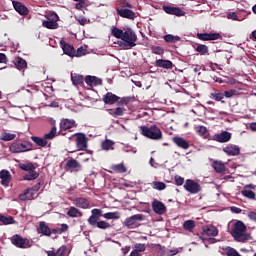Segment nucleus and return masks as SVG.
Wrapping results in <instances>:
<instances>
[{"label": "nucleus", "instance_id": "obj_1", "mask_svg": "<svg viewBox=\"0 0 256 256\" xmlns=\"http://www.w3.org/2000/svg\"><path fill=\"white\" fill-rule=\"evenodd\" d=\"M230 235L237 243H247L251 239V234L247 233V225L241 220L232 224Z\"/></svg>", "mask_w": 256, "mask_h": 256}, {"label": "nucleus", "instance_id": "obj_2", "mask_svg": "<svg viewBox=\"0 0 256 256\" xmlns=\"http://www.w3.org/2000/svg\"><path fill=\"white\" fill-rule=\"evenodd\" d=\"M103 217V210L94 208L91 210V216L88 218V224L91 227H97L98 229H111L109 222L100 220Z\"/></svg>", "mask_w": 256, "mask_h": 256}, {"label": "nucleus", "instance_id": "obj_3", "mask_svg": "<svg viewBox=\"0 0 256 256\" xmlns=\"http://www.w3.org/2000/svg\"><path fill=\"white\" fill-rule=\"evenodd\" d=\"M133 5L131 3L122 1L119 7H116V13L122 19H129L130 21H135L137 19V14L133 10Z\"/></svg>", "mask_w": 256, "mask_h": 256}, {"label": "nucleus", "instance_id": "obj_4", "mask_svg": "<svg viewBox=\"0 0 256 256\" xmlns=\"http://www.w3.org/2000/svg\"><path fill=\"white\" fill-rule=\"evenodd\" d=\"M141 135L147 137V139H152L153 141H161L163 139V132L157 127V125L140 126Z\"/></svg>", "mask_w": 256, "mask_h": 256}, {"label": "nucleus", "instance_id": "obj_5", "mask_svg": "<svg viewBox=\"0 0 256 256\" xmlns=\"http://www.w3.org/2000/svg\"><path fill=\"white\" fill-rule=\"evenodd\" d=\"M10 242L17 249H31V247H33V242L31 240H29V238L23 237L19 234H14L10 238Z\"/></svg>", "mask_w": 256, "mask_h": 256}, {"label": "nucleus", "instance_id": "obj_6", "mask_svg": "<svg viewBox=\"0 0 256 256\" xmlns=\"http://www.w3.org/2000/svg\"><path fill=\"white\" fill-rule=\"evenodd\" d=\"M9 150L11 153H27V151H33V143L29 141H16L10 145Z\"/></svg>", "mask_w": 256, "mask_h": 256}, {"label": "nucleus", "instance_id": "obj_7", "mask_svg": "<svg viewBox=\"0 0 256 256\" xmlns=\"http://www.w3.org/2000/svg\"><path fill=\"white\" fill-rule=\"evenodd\" d=\"M126 49H133L137 46V34L131 28H126L122 36Z\"/></svg>", "mask_w": 256, "mask_h": 256}, {"label": "nucleus", "instance_id": "obj_8", "mask_svg": "<svg viewBox=\"0 0 256 256\" xmlns=\"http://www.w3.org/2000/svg\"><path fill=\"white\" fill-rule=\"evenodd\" d=\"M145 220V216L143 214H135L125 219L124 226L127 229H137L139 223Z\"/></svg>", "mask_w": 256, "mask_h": 256}, {"label": "nucleus", "instance_id": "obj_9", "mask_svg": "<svg viewBox=\"0 0 256 256\" xmlns=\"http://www.w3.org/2000/svg\"><path fill=\"white\" fill-rule=\"evenodd\" d=\"M184 189L191 195H197V193H201V184L195 182V180L187 179L184 184Z\"/></svg>", "mask_w": 256, "mask_h": 256}, {"label": "nucleus", "instance_id": "obj_10", "mask_svg": "<svg viewBox=\"0 0 256 256\" xmlns=\"http://www.w3.org/2000/svg\"><path fill=\"white\" fill-rule=\"evenodd\" d=\"M205 235H207V237H217V235H219V230L213 225L203 226L202 234L199 236V239H201V241H207Z\"/></svg>", "mask_w": 256, "mask_h": 256}, {"label": "nucleus", "instance_id": "obj_11", "mask_svg": "<svg viewBox=\"0 0 256 256\" xmlns=\"http://www.w3.org/2000/svg\"><path fill=\"white\" fill-rule=\"evenodd\" d=\"M76 147L78 151H85L87 149V136L84 133H76Z\"/></svg>", "mask_w": 256, "mask_h": 256}, {"label": "nucleus", "instance_id": "obj_12", "mask_svg": "<svg viewBox=\"0 0 256 256\" xmlns=\"http://www.w3.org/2000/svg\"><path fill=\"white\" fill-rule=\"evenodd\" d=\"M65 170L70 173L81 171V164L75 158H70L66 162Z\"/></svg>", "mask_w": 256, "mask_h": 256}, {"label": "nucleus", "instance_id": "obj_13", "mask_svg": "<svg viewBox=\"0 0 256 256\" xmlns=\"http://www.w3.org/2000/svg\"><path fill=\"white\" fill-rule=\"evenodd\" d=\"M152 209L157 215H165L167 213V206L157 199L152 202Z\"/></svg>", "mask_w": 256, "mask_h": 256}, {"label": "nucleus", "instance_id": "obj_14", "mask_svg": "<svg viewBox=\"0 0 256 256\" xmlns=\"http://www.w3.org/2000/svg\"><path fill=\"white\" fill-rule=\"evenodd\" d=\"M197 39L200 41H217V39H221V35L219 33H197Z\"/></svg>", "mask_w": 256, "mask_h": 256}, {"label": "nucleus", "instance_id": "obj_15", "mask_svg": "<svg viewBox=\"0 0 256 256\" xmlns=\"http://www.w3.org/2000/svg\"><path fill=\"white\" fill-rule=\"evenodd\" d=\"M213 140L218 143H229L231 141V132L222 131L220 134H214Z\"/></svg>", "mask_w": 256, "mask_h": 256}, {"label": "nucleus", "instance_id": "obj_16", "mask_svg": "<svg viewBox=\"0 0 256 256\" xmlns=\"http://www.w3.org/2000/svg\"><path fill=\"white\" fill-rule=\"evenodd\" d=\"M119 99H121V97L113 94L112 92H107L105 95H103L102 101L105 103V105H115Z\"/></svg>", "mask_w": 256, "mask_h": 256}, {"label": "nucleus", "instance_id": "obj_17", "mask_svg": "<svg viewBox=\"0 0 256 256\" xmlns=\"http://www.w3.org/2000/svg\"><path fill=\"white\" fill-rule=\"evenodd\" d=\"M163 9L168 15H176V17H183L185 15V11L179 7L164 6Z\"/></svg>", "mask_w": 256, "mask_h": 256}, {"label": "nucleus", "instance_id": "obj_18", "mask_svg": "<svg viewBox=\"0 0 256 256\" xmlns=\"http://www.w3.org/2000/svg\"><path fill=\"white\" fill-rule=\"evenodd\" d=\"M172 141L175 145H177V147H179L180 149H184L187 150L189 149L190 145H189V141L185 140V138L181 137V136H175L172 138Z\"/></svg>", "mask_w": 256, "mask_h": 256}, {"label": "nucleus", "instance_id": "obj_19", "mask_svg": "<svg viewBox=\"0 0 256 256\" xmlns=\"http://www.w3.org/2000/svg\"><path fill=\"white\" fill-rule=\"evenodd\" d=\"M37 233H39V235H44L45 237H51V228H49L45 221H41L39 222Z\"/></svg>", "mask_w": 256, "mask_h": 256}, {"label": "nucleus", "instance_id": "obj_20", "mask_svg": "<svg viewBox=\"0 0 256 256\" xmlns=\"http://www.w3.org/2000/svg\"><path fill=\"white\" fill-rule=\"evenodd\" d=\"M224 153L226 155H230L231 157H235L241 153V149L237 145L229 144L228 146L223 148Z\"/></svg>", "mask_w": 256, "mask_h": 256}, {"label": "nucleus", "instance_id": "obj_21", "mask_svg": "<svg viewBox=\"0 0 256 256\" xmlns=\"http://www.w3.org/2000/svg\"><path fill=\"white\" fill-rule=\"evenodd\" d=\"M73 127H77V122L73 119H62L60 122L61 131H67L73 129Z\"/></svg>", "mask_w": 256, "mask_h": 256}, {"label": "nucleus", "instance_id": "obj_22", "mask_svg": "<svg viewBox=\"0 0 256 256\" xmlns=\"http://www.w3.org/2000/svg\"><path fill=\"white\" fill-rule=\"evenodd\" d=\"M62 50L65 55H68V57H74L75 54V47L64 40L60 42Z\"/></svg>", "mask_w": 256, "mask_h": 256}, {"label": "nucleus", "instance_id": "obj_23", "mask_svg": "<svg viewBox=\"0 0 256 256\" xmlns=\"http://www.w3.org/2000/svg\"><path fill=\"white\" fill-rule=\"evenodd\" d=\"M0 179L1 185L4 187H9V183H11V173L8 170H1Z\"/></svg>", "mask_w": 256, "mask_h": 256}, {"label": "nucleus", "instance_id": "obj_24", "mask_svg": "<svg viewBox=\"0 0 256 256\" xmlns=\"http://www.w3.org/2000/svg\"><path fill=\"white\" fill-rule=\"evenodd\" d=\"M107 111L109 115H111V117H114L115 119H117V117H123L127 109H125V107L118 106L114 109H108Z\"/></svg>", "mask_w": 256, "mask_h": 256}, {"label": "nucleus", "instance_id": "obj_25", "mask_svg": "<svg viewBox=\"0 0 256 256\" xmlns=\"http://www.w3.org/2000/svg\"><path fill=\"white\" fill-rule=\"evenodd\" d=\"M71 81L75 87H83L85 85V77L81 74H71Z\"/></svg>", "mask_w": 256, "mask_h": 256}, {"label": "nucleus", "instance_id": "obj_26", "mask_svg": "<svg viewBox=\"0 0 256 256\" xmlns=\"http://www.w3.org/2000/svg\"><path fill=\"white\" fill-rule=\"evenodd\" d=\"M74 205H76L79 209H89L90 203L87 198L77 197L74 199Z\"/></svg>", "mask_w": 256, "mask_h": 256}, {"label": "nucleus", "instance_id": "obj_27", "mask_svg": "<svg viewBox=\"0 0 256 256\" xmlns=\"http://www.w3.org/2000/svg\"><path fill=\"white\" fill-rule=\"evenodd\" d=\"M154 66L162 69H173V62L171 60L158 59L155 61Z\"/></svg>", "mask_w": 256, "mask_h": 256}, {"label": "nucleus", "instance_id": "obj_28", "mask_svg": "<svg viewBox=\"0 0 256 256\" xmlns=\"http://www.w3.org/2000/svg\"><path fill=\"white\" fill-rule=\"evenodd\" d=\"M86 85L89 87H97V85H101V79L97 78L96 76L87 75L84 78Z\"/></svg>", "mask_w": 256, "mask_h": 256}, {"label": "nucleus", "instance_id": "obj_29", "mask_svg": "<svg viewBox=\"0 0 256 256\" xmlns=\"http://www.w3.org/2000/svg\"><path fill=\"white\" fill-rule=\"evenodd\" d=\"M13 7L19 15H28L29 9L21 2L13 1Z\"/></svg>", "mask_w": 256, "mask_h": 256}, {"label": "nucleus", "instance_id": "obj_30", "mask_svg": "<svg viewBox=\"0 0 256 256\" xmlns=\"http://www.w3.org/2000/svg\"><path fill=\"white\" fill-rule=\"evenodd\" d=\"M212 167H213L214 171H216L219 174L225 173V170H226L225 163H223L222 161L214 160L212 162Z\"/></svg>", "mask_w": 256, "mask_h": 256}, {"label": "nucleus", "instance_id": "obj_31", "mask_svg": "<svg viewBox=\"0 0 256 256\" xmlns=\"http://www.w3.org/2000/svg\"><path fill=\"white\" fill-rule=\"evenodd\" d=\"M33 197H35V193H33L31 188L26 189L24 193L19 195L20 201H31Z\"/></svg>", "mask_w": 256, "mask_h": 256}, {"label": "nucleus", "instance_id": "obj_32", "mask_svg": "<svg viewBox=\"0 0 256 256\" xmlns=\"http://www.w3.org/2000/svg\"><path fill=\"white\" fill-rule=\"evenodd\" d=\"M13 63L15 65V67L18 68L19 71H21L23 69H27V61L21 57H16L13 60Z\"/></svg>", "mask_w": 256, "mask_h": 256}, {"label": "nucleus", "instance_id": "obj_33", "mask_svg": "<svg viewBox=\"0 0 256 256\" xmlns=\"http://www.w3.org/2000/svg\"><path fill=\"white\" fill-rule=\"evenodd\" d=\"M15 223V218L13 216H5L0 214V225H13Z\"/></svg>", "mask_w": 256, "mask_h": 256}, {"label": "nucleus", "instance_id": "obj_34", "mask_svg": "<svg viewBox=\"0 0 256 256\" xmlns=\"http://www.w3.org/2000/svg\"><path fill=\"white\" fill-rule=\"evenodd\" d=\"M68 217H83V212H81V210H79L78 208H75L73 206H71L67 212Z\"/></svg>", "mask_w": 256, "mask_h": 256}, {"label": "nucleus", "instance_id": "obj_35", "mask_svg": "<svg viewBox=\"0 0 256 256\" xmlns=\"http://www.w3.org/2000/svg\"><path fill=\"white\" fill-rule=\"evenodd\" d=\"M66 231H69V225L61 224L60 228H54L51 230V235H61L63 233H66Z\"/></svg>", "mask_w": 256, "mask_h": 256}, {"label": "nucleus", "instance_id": "obj_36", "mask_svg": "<svg viewBox=\"0 0 256 256\" xmlns=\"http://www.w3.org/2000/svg\"><path fill=\"white\" fill-rule=\"evenodd\" d=\"M124 33H125V31H123V30L117 28L116 26H113V27L111 28V35H112L113 37H115L116 39H121V40H122Z\"/></svg>", "mask_w": 256, "mask_h": 256}, {"label": "nucleus", "instance_id": "obj_37", "mask_svg": "<svg viewBox=\"0 0 256 256\" xmlns=\"http://www.w3.org/2000/svg\"><path fill=\"white\" fill-rule=\"evenodd\" d=\"M112 171L114 173H127V167H125V164H114L111 166Z\"/></svg>", "mask_w": 256, "mask_h": 256}, {"label": "nucleus", "instance_id": "obj_38", "mask_svg": "<svg viewBox=\"0 0 256 256\" xmlns=\"http://www.w3.org/2000/svg\"><path fill=\"white\" fill-rule=\"evenodd\" d=\"M39 172L32 170L28 174H25L23 176L24 181H35V179H38Z\"/></svg>", "mask_w": 256, "mask_h": 256}, {"label": "nucleus", "instance_id": "obj_39", "mask_svg": "<svg viewBox=\"0 0 256 256\" xmlns=\"http://www.w3.org/2000/svg\"><path fill=\"white\" fill-rule=\"evenodd\" d=\"M210 99H214V101H223V99H225L224 92L216 90L210 94Z\"/></svg>", "mask_w": 256, "mask_h": 256}, {"label": "nucleus", "instance_id": "obj_40", "mask_svg": "<svg viewBox=\"0 0 256 256\" xmlns=\"http://www.w3.org/2000/svg\"><path fill=\"white\" fill-rule=\"evenodd\" d=\"M183 229L185 231H189V233H193V229H195V221H193V220H186L183 223Z\"/></svg>", "mask_w": 256, "mask_h": 256}, {"label": "nucleus", "instance_id": "obj_41", "mask_svg": "<svg viewBox=\"0 0 256 256\" xmlns=\"http://www.w3.org/2000/svg\"><path fill=\"white\" fill-rule=\"evenodd\" d=\"M31 139L38 145V147H47V140L45 138L32 136Z\"/></svg>", "mask_w": 256, "mask_h": 256}, {"label": "nucleus", "instance_id": "obj_42", "mask_svg": "<svg viewBox=\"0 0 256 256\" xmlns=\"http://www.w3.org/2000/svg\"><path fill=\"white\" fill-rule=\"evenodd\" d=\"M152 189H156V191H164V189H167V184L165 182H157L154 181L151 183Z\"/></svg>", "mask_w": 256, "mask_h": 256}, {"label": "nucleus", "instance_id": "obj_43", "mask_svg": "<svg viewBox=\"0 0 256 256\" xmlns=\"http://www.w3.org/2000/svg\"><path fill=\"white\" fill-rule=\"evenodd\" d=\"M17 137V134H11L9 132H3L0 136V141H13Z\"/></svg>", "mask_w": 256, "mask_h": 256}, {"label": "nucleus", "instance_id": "obj_44", "mask_svg": "<svg viewBox=\"0 0 256 256\" xmlns=\"http://www.w3.org/2000/svg\"><path fill=\"white\" fill-rule=\"evenodd\" d=\"M195 51H197V53L200 55H209V47L204 44H198Z\"/></svg>", "mask_w": 256, "mask_h": 256}, {"label": "nucleus", "instance_id": "obj_45", "mask_svg": "<svg viewBox=\"0 0 256 256\" xmlns=\"http://www.w3.org/2000/svg\"><path fill=\"white\" fill-rule=\"evenodd\" d=\"M113 145H115V142H113L112 140L107 139V140L102 142L101 147L104 151H110V150L114 149Z\"/></svg>", "mask_w": 256, "mask_h": 256}, {"label": "nucleus", "instance_id": "obj_46", "mask_svg": "<svg viewBox=\"0 0 256 256\" xmlns=\"http://www.w3.org/2000/svg\"><path fill=\"white\" fill-rule=\"evenodd\" d=\"M164 41L166 43H177V41H181V37L168 34L164 36Z\"/></svg>", "mask_w": 256, "mask_h": 256}, {"label": "nucleus", "instance_id": "obj_47", "mask_svg": "<svg viewBox=\"0 0 256 256\" xmlns=\"http://www.w3.org/2000/svg\"><path fill=\"white\" fill-rule=\"evenodd\" d=\"M55 137H57V127L53 126L51 131L44 135V139H46V141H47V140L55 139Z\"/></svg>", "mask_w": 256, "mask_h": 256}, {"label": "nucleus", "instance_id": "obj_48", "mask_svg": "<svg viewBox=\"0 0 256 256\" xmlns=\"http://www.w3.org/2000/svg\"><path fill=\"white\" fill-rule=\"evenodd\" d=\"M241 195H243V197H246L247 199H252L254 201L256 199L255 192L251 190L243 189L241 190Z\"/></svg>", "mask_w": 256, "mask_h": 256}, {"label": "nucleus", "instance_id": "obj_49", "mask_svg": "<svg viewBox=\"0 0 256 256\" xmlns=\"http://www.w3.org/2000/svg\"><path fill=\"white\" fill-rule=\"evenodd\" d=\"M43 27H46V29H57L59 27V24L57 22H53L51 20H45L42 23Z\"/></svg>", "mask_w": 256, "mask_h": 256}, {"label": "nucleus", "instance_id": "obj_50", "mask_svg": "<svg viewBox=\"0 0 256 256\" xmlns=\"http://www.w3.org/2000/svg\"><path fill=\"white\" fill-rule=\"evenodd\" d=\"M19 167L22 171H28V173H30L31 171H34L36 169V167L33 163L19 164Z\"/></svg>", "mask_w": 256, "mask_h": 256}, {"label": "nucleus", "instance_id": "obj_51", "mask_svg": "<svg viewBox=\"0 0 256 256\" xmlns=\"http://www.w3.org/2000/svg\"><path fill=\"white\" fill-rule=\"evenodd\" d=\"M223 93L226 99H231V97H237V95H239V91H237L236 89L226 90Z\"/></svg>", "mask_w": 256, "mask_h": 256}, {"label": "nucleus", "instance_id": "obj_52", "mask_svg": "<svg viewBox=\"0 0 256 256\" xmlns=\"http://www.w3.org/2000/svg\"><path fill=\"white\" fill-rule=\"evenodd\" d=\"M102 217H104V219H119L121 216L119 215V212H107L102 214Z\"/></svg>", "mask_w": 256, "mask_h": 256}, {"label": "nucleus", "instance_id": "obj_53", "mask_svg": "<svg viewBox=\"0 0 256 256\" xmlns=\"http://www.w3.org/2000/svg\"><path fill=\"white\" fill-rule=\"evenodd\" d=\"M132 101H133V98L131 97H122L116 103L121 107L123 105H129V103H131Z\"/></svg>", "mask_w": 256, "mask_h": 256}, {"label": "nucleus", "instance_id": "obj_54", "mask_svg": "<svg viewBox=\"0 0 256 256\" xmlns=\"http://www.w3.org/2000/svg\"><path fill=\"white\" fill-rule=\"evenodd\" d=\"M151 51L154 55H163L165 50L161 46H152Z\"/></svg>", "mask_w": 256, "mask_h": 256}, {"label": "nucleus", "instance_id": "obj_55", "mask_svg": "<svg viewBox=\"0 0 256 256\" xmlns=\"http://www.w3.org/2000/svg\"><path fill=\"white\" fill-rule=\"evenodd\" d=\"M87 55V49L83 48V46L79 47L76 51L74 50V57H83Z\"/></svg>", "mask_w": 256, "mask_h": 256}, {"label": "nucleus", "instance_id": "obj_56", "mask_svg": "<svg viewBox=\"0 0 256 256\" xmlns=\"http://www.w3.org/2000/svg\"><path fill=\"white\" fill-rule=\"evenodd\" d=\"M134 249L138 252V253H143L146 251L147 246L145 244H141V243H136L134 244Z\"/></svg>", "mask_w": 256, "mask_h": 256}, {"label": "nucleus", "instance_id": "obj_57", "mask_svg": "<svg viewBox=\"0 0 256 256\" xmlns=\"http://www.w3.org/2000/svg\"><path fill=\"white\" fill-rule=\"evenodd\" d=\"M47 19H48V21L57 23V21H59V15H57V13H55V12H50V13H48Z\"/></svg>", "mask_w": 256, "mask_h": 256}, {"label": "nucleus", "instance_id": "obj_58", "mask_svg": "<svg viewBox=\"0 0 256 256\" xmlns=\"http://www.w3.org/2000/svg\"><path fill=\"white\" fill-rule=\"evenodd\" d=\"M196 131H197L198 135H201V136L206 135L207 134V127H205V126H198L196 128Z\"/></svg>", "mask_w": 256, "mask_h": 256}, {"label": "nucleus", "instance_id": "obj_59", "mask_svg": "<svg viewBox=\"0 0 256 256\" xmlns=\"http://www.w3.org/2000/svg\"><path fill=\"white\" fill-rule=\"evenodd\" d=\"M86 0H82L78 3L75 4V9H77L78 11H83V9H85V5H86Z\"/></svg>", "mask_w": 256, "mask_h": 256}, {"label": "nucleus", "instance_id": "obj_60", "mask_svg": "<svg viewBox=\"0 0 256 256\" xmlns=\"http://www.w3.org/2000/svg\"><path fill=\"white\" fill-rule=\"evenodd\" d=\"M65 251H67V246H61L57 249L56 255L57 256H65Z\"/></svg>", "mask_w": 256, "mask_h": 256}, {"label": "nucleus", "instance_id": "obj_61", "mask_svg": "<svg viewBox=\"0 0 256 256\" xmlns=\"http://www.w3.org/2000/svg\"><path fill=\"white\" fill-rule=\"evenodd\" d=\"M175 184L178 186L183 185V183H185V178L181 177V176H175Z\"/></svg>", "mask_w": 256, "mask_h": 256}, {"label": "nucleus", "instance_id": "obj_62", "mask_svg": "<svg viewBox=\"0 0 256 256\" xmlns=\"http://www.w3.org/2000/svg\"><path fill=\"white\" fill-rule=\"evenodd\" d=\"M227 256H241V254H239V252H237V250H235V248H230L227 251Z\"/></svg>", "mask_w": 256, "mask_h": 256}, {"label": "nucleus", "instance_id": "obj_63", "mask_svg": "<svg viewBox=\"0 0 256 256\" xmlns=\"http://www.w3.org/2000/svg\"><path fill=\"white\" fill-rule=\"evenodd\" d=\"M228 19H232V21H239V17L237 16V13L230 12L227 14Z\"/></svg>", "mask_w": 256, "mask_h": 256}, {"label": "nucleus", "instance_id": "obj_64", "mask_svg": "<svg viewBox=\"0 0 256 256\" xmlns=\"http://www.w3.org/2000/svg\"><path fill=\"white\" fill-rule=\"evenodd\" d=\"M248 218L251 220V221H254L256 223V212L255 211H250L248 213Z\"/></svg>", "mask_w": 256, "mask_h": 256}]
</instances>
